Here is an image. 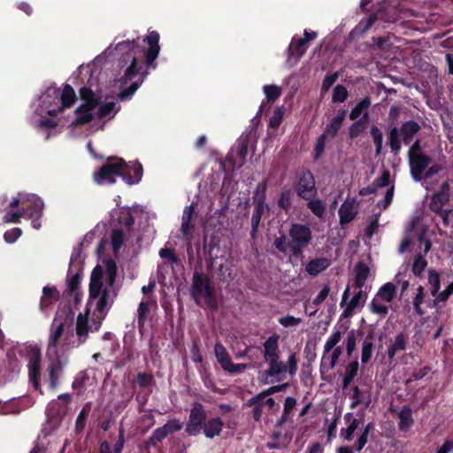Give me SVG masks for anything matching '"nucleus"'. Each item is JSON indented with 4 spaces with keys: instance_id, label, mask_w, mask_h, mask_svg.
<instances>
[{
    "instance_id": "nucleus-49",
    "label": "nucleus",
    "mask_w": 453,
    "mask_h": 453,
    "mask_svg": "<svg viewBox=\"0 0 453 453\" xmlns=\"http://www.w3.org/2000/svg\"><path fill=\"white\" fill-rule=\"evenodd\" d=\"M427 266V261L421 253L416 254L411 265V272L415 276H421Z\"/></svg>"
},
{
    "instance_id": "nucleus-8",
    "label": "nucleus",
    "mask_w": 453,
    "mask_h": 453,
    "mask_svg": "<svg viewBox=\"0 0 453 453\" xmlns=\"http://www.w3.org/2000/svg\"><path fill=\"white\" fill-rule=\"evenodd\" d=\"M268 364V369L265 372L266 379H273L280 380L283 379L284 373L288 372L291 376H294L297 371L298 360L296 353H291L288 358V363L284 364L280 358L272 359L266 361Z\"/></svg>"
},
{
    "instance_id": "nucleus-6",
    "label": "nucleus",
    "mask_w": 453,
    "mask_h": 453,
    "mask_svg": "<svg viewBox=\"0 0 453 453\" xmlns=\"http://www.w3.org/2000/svg\"><path fill=\"white\" fill-rule=\"evenodd\" d=\"M288 235V249L293 257L296 258L303 257L305 248L311 243L312 233L307 225L294 223L291 225Z\"/></svg>"
},
{
    "instance_id": "nucleus-10",
    "label": "nucleus",
    "mask_w": 453,
    "mask_h": 453,
    "mask_svg": "<svg viewBox=\"0 0 453 453\" xmlns=\"http://www.w3.org/2000/svg\"><path fill=\"white\" fill-rule=\"evenodd\" d=\"M119 157H109L107 162L94 173L93 179L96 183L100 185L114 184L116 178L119 177Z\"/></svg>"
},
{
    "instance_id": "nucleus-51",
    "label": "nucleus",
    "mask_w": 453,
    "mask_h": 453,
    "mask_svg": "<svg viewBox=\"0 0 453 453\" xmlns=\"http://www.w3.org/2000/svg\"><path fill=\"white\" fill-rule=\"evenodd\" d=\"M88 329H89V326L88 324L87 317L83 316L81 313H80L78 315L77 321H76V334L81 342H85V339L81 340V337H83V336L87 337Z\"/></svg>"
},
{
    "instance_id": "nucleus-46",
    "label": "nucleus",
    "mask_w": 453,
    "mask_h": 453,
    "mask_svg": "<svg viewBox=\"0 0 453 453\" xmlns=\"http://www.w3.org/2000/svg\"><path fill=\"white\" fill-rule=\"evenodd\" d=\"M374 14H381V17L379 18V22L381 23H395L398 19L396 10L394 7L381 9Z\"/></svg>"
},
{
    "instance_id": "nucleus-22",
    "label": "nucleus",
    "mask_w": 453,
    "mask_h": 453,
    "mask_svg": "<svg viewBox=\"0 0 453 453\" xmlns=\"http://www.w3.org/2000/svg\"><path fill=\"white\" fill-rule=\"evenodd\" d=\"M340 224L342 226L348 225L357 216V210L355 207L354 201L346 200L341 205L339 211Z\"/></svg>"
},
{
    "instance_id": "nucleus-61",
    "label": "nucleus",
    "mask_w": 453,
    "mask_h": 453,
    "mask_svg": "<svg viewBox=\"0 0 453 453\" xmlns=\"http://www.w3.org/2000/svg\"><path fill=\"white\" fill-rule=\"evenodd\" d=\"M119 223L128 229L134 225V218L129 209L122 210L121 214L119 217Z\"/></svg>"
},
{
    "instance_id": "nucleus-21",
    "label": "nucleus",
    "mask_w": 453,
    "mask_h": 453,
    "mask_svg": "<svg viewBox=\"0 0 453 453\" xmlns=\"http://www.w3.org/2000/svg\"><path fill=\"white\" fill-rule=\"evenodd\" d=\"M60 299V292L54 286H45L42 288V296L40 300V310L43 312L54 303Z\"/></svg>"
},
{
    "instance_id": "nucleus-43",
    "label": "nucleus",
    "mask_w": 453,
    "mask_h": 453,
    "mask_svg": "<svg viewBox=\"0 0 453 453\" xmlns=\"http://www.w3.org/2000/svg\"><path fill=\"white\" fill-rule=\"evenodd\" d=\"M62 108L71 107L76 100L74 89L71 85L65 84L61 93Z\"/></svg>"
},
{
    "instance_id": "nucleus-50",
    "label": "nucleus",
    "mask_w": 453,
    "mask_h": 453,
    "mask_svg": "<svg viewBox=\"0 0 453 453\" xmlns=\"http://www.w3.org/2000/svg\"><path fill=\"white\" fill-rule=\"evenodd\" d=\"M91 411V405L90 403H87L80 411L76 422H75V429L78 433L81 432L86 426L87 418L89 415V412Z\"/></svg>"
},
{
    "instance_id": "nucleus-54",
    "label": "nucleus",
    "mask_w": 453,
    "mask_h": 453,
    "mask_svg": "<svg viewBox=\"0 0 453 453\" xmlns=\"http://www.w3.org/2000/svg\"><path fill=\"white\" fill-rule=\"evenodd\" d=\"M424 298H425L424 287L418 286L417 288V294L413 299L412 303H413V308H414L415 313H417L419 316H422L425 313V311L421 307V304L424 302Z\"/></svg>"
},
{
    "instance_id": "nucleus-2",
    "label": "nucleus",
    "mask_w": 453,
    "mask_h": 453,
    "mask_svg": "<svg viewBox=\"0 0 453 453\" xmlns=\"http://www.w3.org/2000/svg\"><path fill=\"white\" fill-rule=\"evenodd\" d=\"M159 38V34L157 31H150L148 35L142 40L143 43L147 42L148 48L141 46V38L137 37L136 40H127L117 43L115 50L122 54L120 58V62L122 63L127 64V60L126 59L129 58L128 55H142L147 69L151 67L155 69L156 64L154 62L160 51Z\"/></svg>"
},
{
    "instance_id": "nucleus-35",
    "label": "nucleus",
    "mask_w": 453,
    "mask_h": 453,
    "mask_svg": "<svg viewBox=\"0 0 453 453\" xmlns=\"http://www.w3.org/2000/svg\"><path fill=\"white\" fill-rule=\"evenodd\" d=\"M396 294V287L392 282H387L383 284L378 290L375 297L386 302L391 303Z\"/></svg>"
},
{
    "instance_id": "nucleus-30",
    "label": "nucleus",
    "mask_w": 453,
    "mask_h": 453,
    "mask_svg": "<svg viewBox=\"0 0 453 453\" xmlns=\"http://www.w3.org/2000/svg\"><path fill=\"white\" fill-rule=\"evenodd\" d=\"M330 266V261L326 257L311 259L305 267L306 272L311 276H317Z\"/></svg>"
},
{
    "instance_id": "nucleus-12",
    "label": "nucleus",
    "mask_w": 453,
    "mask_h": 453,
    "mask_svg": "<svg viewBox=\"0 0 453 453\" xmlns=\"http://www.w3.org/2000/svg\"><path fill=\"white\" fill-rule=\"evenodd\" d=\"M119 177H121L122 180L127 185L137 184L142 177V165L139 162L135 163H127L123 158L119 157Z\"/></svg>"
},
{
    "instance_id": "nucleus-57",
    "label": "nucleus",
    "mask_w": 453,
    "mask_h": 453,
    "mask_svg": "<svg viewBox=\"0 0 453 453\" xmlns=\"http://www.w3.org/2000/svg\"><path fill=\"white\" fill-rule=\"evenodd\" d=\"M372 428V423H368L364 427L362 434H360V436L358 437L357 441L355 443V449L357 451H361L364 449V447L367 443L369 434Z\"/></svg>"
},
{
    "instance_id": "nucleus-11",
    "label": "nucleus",
    "mask_w": 453,
    "mask_h": 453,
    "mask_svg": "<svg viewBox=\"0 0 453 453\" xmlns=\"http://www.w3.org/2000/svg\"><path fill=\"white\" fill-rule=\"evenodd\" d=\"M206 419L207 415L203 406L198 403H195L190 410L185 432L189 436L198 435L202 432Z\"/></svg>"
},
{
    "instance_id": "nucleus-7",
    "label": "nucleus",
    "mask_w": 453,
    "mask_h": 453,
    "mask_svg": "<svg viewBox=\"0 0 453 453\" xmlns=\"http://www.w3.org/2000/svg\"><path fill=\"white\" fill-rule=\"evenodd\" d=\"M293 190L303 200L316 197L318 190L314 175L311 170L301 169L296 173Z\"/></svg>"
},
{
    "instance_id": "nucleus-36",
    "label": "nucleus",
    "mask_w": 453,
    "mask_h": 453,
    "mask_svg": "<svg viewBox=\"0 0 453 453\" xmlns=\"http://www.w3.org/2000/svg\"><path fill=\"white\" fill-rule=\"evenodd\" d=\"M398 418L400 420L398 424L399 430L402 432H407L414 422L411 409L408 406H403L398 413Z\"/></svg>"
},
{
    "instance_id": "nucleus-31",
    "label": "nucleus",
    "mask_w": 453,
    "mask_h": 453,
    "mask_svg": "<svg viewBox=\"0 0 453 453\" xmlns=\"http://www.w3.org/2000/svg\"><path fill=\"white\" fill-rule=\"evenodd\" d=\"M371 106V98L369 96H365L363 98L357 105L351 109L349 118L351 120H356L361 118L362 116H366V119H369V108Z\"/></svg>"
},
{
    "instance_id": "nucleus-16",
    "label": "nucleus",
    "mask_w": 453,
    "mask_h": 453,
    "mask_svg": "<svg viewBox=\"0 0 453 453\" xmlns=\"http://www.w3.org/2000/svg\"><path fill=\"white\" fill-rule=\"evenodd\" d=\"M129 56V58L127 59V63H129L128 66L126 68L123 76L119 79L121 83H127V81H132L134 77L140 74V80L142 79V71L143 65H146L144 62V57L142 55H133Z\"/></svg>"
},
{
    "instance_id": "nucleus-33",
    "label": "nucleus",
    "mask_w": 453,
    "mask_h": 453,
    "mask_svg": "<svg viewBox=\"0 0 453 453\" xmlns=\"http://www.w3.org/2000/svg\"><path fill=\"white\" fill-rule=\"evenodd\" d=\"M134 383L140 389L147 390L149 393L156 385L154 375L151 372H140L137 373Z\"/></svg>"
},
{
    "instance_id": "nucleus-59",
    "label": "nucleus",
    "mask_w": 453,
    "mask_h": 453,
    "mask_svg": "<svg viewBox=\"0 0 453 453\" xmlns=\"http://www.w3.org/2000/svg\"><path fill=\"white\" fill-rule=\"evenodd\" d=\"M124 233L121 229H114L111 233V246L114 253H117L123 245Z\"/></svg>"
},
{
    "instance_id": "nucleus-60",
    "label": "nucleus",
    "mask_w": 453,
    "mask_h": 453,
    "mask_svg": "<svg viewBox=\"0 0 453 453\" xmlns=\"http://www.w3.org/2000/svg\"><path fill=\"white\" fill-rule=\"evenodd\" d=\"M349 96L347 88L343 85H336L333 91V102L343 103Z\"/></svg>"
},
{
    "instance_id": "nucleus-28",
    "label": "nucleus",
    "mask_w": 453,
    "mask_h": 453,
    "mask_svg": "<svg viewBox=\"0 0 453 453\" xmlns=\"http://www.w3.org/2000/svg\"><path fill=\"white\" fill-rule=\"evenodd\" d=\"M407 348V335L401 332L396 334L394 342L388 346V357L390 362L394 359L395 354L398 351H404Z\"/></svg>"
},
{
    "instance_id": "nucleus-56",
    "label": "nucleus",
    "mask_w": 453,
    "mask_h": 453,
    "mask_svg": "<svg viewBox=\"0 0 453 453\" xmlns=\"http://www.w3.org/2000/svg\"><path fill=\"white\" fill-rule=\"evenodd\" d=\"M263 91L269 102L276 101L282 93L281 88L276 85H265L263 87Z\"/></svg>"
},
{
    "instance_id": "nucleus-39",
    "label": "nucleus",
    "mask_w": 453,
    "mask_h": 453,
    "mask_svg": "<svg viewBox=\"0 0 453 453\" xmlns=\"http://www.w3.org/2000/svg\"><path fill=\"white\" fill-rule=\"evenodd\" d=\"M148 74L149 72L148 69L146 68V70H144V72L142 73V79L138 81L133 82L129 87L120 91L118 95V98L120 101H124L130 98L134 94V92L139 88L142 83L144 81Z\"/></svg>"
},
{
    "instance_id": "nucleus-41",
    "label": "nucleus",
    "mask_w": 453,
    "mask_h": 453,
    "mask_svg": "<svg viewBox=\"0 0 453 453\" xmlns=\"http://www.w3.org/2000/svg\"><path fill=\"white\" fill-rule=\"evenodd\" d=\"M265 398H249L245 405L252 407L251 414L255 421H260Z\"/></svg>"
},
{
    "instance_id": "nucleus-23",
    "label": "nucleus",
    "mask_w": 453,
    "mask_h": 453,
    "mask_svg": "<svg viewBox=\"0 0 453 453\" xmlns=\"http://www.w3.org/2000/svg\"><path fill=\"white\" fill-rule=\"evenodd\" d=\"M279 339L280 336L273 334L264 342V357L265 361L280 358Z\"/></svg>"
},
{
    "instance_id": "nucleus-29",
    "label": "nucleus",
    "mask_w": 453,
    "mask_h": 453,
    "mask_svg": "<svg viewBox=\"0 0 453 453\" xmlns=\"http://www.w3.org/2000/svg\"><path fill=\"white\" fill-rule=\"evenodd\" d=\"M265 210L267 211L270 210L268 205H260L254 204V210L251 217V230H250V237L255 240L257 238V234L258 232V227L260 226L262 216L265 212Z\"/></svg>"
},
{
    "instance_id": "nucleus-44",
    "label": "nucleus",
    "mask_w": 453,
    "mask_h": 453,
    "mask_svg": "<svg viewBox=\"0 0 453 453\" xmlns=\"http://www.w3.org/2000/svg\"><path fill=\"white\" fill-rule=\"evenodd\" d=\"M168 436L167 432L164 426L157 427L154 430L151 436L145 441V447H157L159 442L164 441Z\"/></svg>"
},
{
    "instance_id": "nucleus-15",
    "label": "nucleus",
    "mask_w": 453,
    "mask_h": 453,
    "mask_svg": "<svg viewBox=\"0 0 453 453\" xmlns=\"http://www.w3.org/2000/svg\"><path fill=\"white\" fill-rule=\"evenodd\" d=\"M431 163L432 157L426 154H418L411 157L409 165L412 179L417 182L421 181Z\"/></svg>"
},
{
    "instance_id": "nucleus-63",
    "label": "nucleus",
    "mask_w": 453,
    "mask_h": 453,
    "mask_svg": "<svg viewBox=\"0 0 453 453\" xmlns=\"http://www.w3.org/2000/svg\"><path fill=\"white\" fill-rule=\"evenodd\" d=\"M326 139H327V137H326V134H320L318 137L316 143H315V147H314L313 157L315 160L319 159L321 157V155L324 153Z\"/></svg>"
},
{
    "instance_id": "nucleus-53",
    "label": "nucleus",
    "mask_w": 453,
    "mask_h": 453,
    "mask_svg": "<svg viewBox=\"0 0 453 453\" xmlns=\"http://www.w3.org/2000/svg\"><path fill=\"white\" fill-rule=\"evenodd\" d=\"M92 110H85V109H82L80 111H75L77 117L72 122V125L74 127H77V126L88 124L89 122H91L94 119L92 113L90 112Z\"/></svg>"
},
{
    "instance_id": "nucleus-38",
    "label": "nucleus",
    "mask_w": 453,
    "mask_h": 453,
    "mask_svg": "<svg viewBox=\"0 0 453 453\" xmlns=\"http://www.w3.org/2000/svg\"><path fill=\"white\" fill-rule=\"evenodd\" d=\"M449 202V197L438 194L434 193L431 196L430 202L428 203V208L432 212H441V209H444L443 207Z\"/></svg>"
},
{
    "instance_id": "nucleus-18",
    "label": "nucleus",
    "mask_w": 453,
    "mask_h": 453,
    "mask_svg": "<svg viewBox=\"0 0 453 453\" xmlns=\"http://www.w3.org/2000/svg\"><path fill=\"white\" fill-rule=\"evenodd\" d=\"M296 398H285L283 413L275 424V430L272 434L273 439L278 441L281 438V432L279 430V428H280L283 426V424L289 421V414L296 407Z\"/></svg>"
},
{
    "instance_id": "nucleus-34",
    "label": "nucleus",
    "mask_w": 453,
    "mask_h": 453,
    "mask_svg": "<svg viewBox=\"0 0 453 453\" xmlns=\"http://www.w3.org/2000/svg\"><path fill=\"white\" fill-rule=\"evenodd\" d=\"M294 195L295 192L292 188H285L280 192L279 196L277 205L286 213H288L292 209V200Z\"/></svg>"
},
{
    "instance_id": "nucleus-52",
    "label": "nucleus",
    "mask_w": 453,
    "mask_h": 453,
    "mask_svg": "<svg viewBox=\"0 0 453 453\" xmlns=\"http://www.w3.org/2000/svg\"><path fill=\"white\" fill-rule=\"evenodd\" d=\"M428 282L431 285V295L435 296L441 288L440 274L434 269L428 271Z\"/></svg>"
},
{
    "instance_id": "nucleus-3",
    "label": "nucleus",
    "mask_w": 453,
    "mask_h": 453,
    "mask_svg": "<svg viewBox=\"0 0 453 453\" xmlns=\"http://www.w3.org/2000/svg\"><path fill=\"white\" fill-rule=\"evenodd\" d=\"M190 296L197 305H200L201 300L203 299L205 305L211 311H216L219 309L216 290L211 279L207 274L198 272L196 269L193 273Z\"/></svg>"
},
{
    "instance_id": "nucleus-24",
    "label": "nucleus",
    "mask_w": 453,
    "mask_h": 453,
    "mask_svg": "<svg viewBox=\"0 0 453 453\" xmlns=\"http://www.w3.org/2000/svg\"><path fill=\"white\" fill-rule=\"evenodd\" d=\"M80 96H81V100L84 101V104L80 105L76 109V111H80L82 109L94 110L97 106L98 100L96 97L94 91L90 88L82 87L80 89Z\"/></svg>"
},
{
    "instance_id": "nucleus-17",
    "label": "nucleus",
    "mask_w": 453,
    "mask_h": 453,
    "mask_svg": "<svg viewBox=\"0 0 453 453\" xmlns=\"http://www.w3.org/2000/svg\"><path fill=\"white\" fill-rule=\"evenodd\" d=\"M27 203L24 205L21 210L24 212L26 218L42 217V211L44 208L43 201L40 196L35 194L27 196L23 203Z\"/></svg>"
},
{
    "instance_id": "nucleus-14",
    "label": "nucleus",
    "mask_w": 453,
    "mask_h": 453,
    "mask_svg": "<svg viewBox=\"0 0 453 453\" xmlns=\"http://www.w3.org/2000/svg\"><path fill=\"white\" fill-rule=\"evenodd\" d=\"M303 38H292V41L288 49V58L294 57L296 60H299L306 52V44L309 42L316 39L318 34L313 31L309 32L308 30L305 29L303 32Z\"/></svg>"
},
{
    "instance_id": "nucleus-37",
    "label": "nucleus",
    "mask_w": 453,
    "mask_h": 453,
    "mask_svg": "<svg viewBox=\"0 0 453 453\" xmlns=\"http://www.w3.org/2000/svg\"><path fill=\"white\" fill-rule=\"evenodd\" d=\"M368 119L362 116L358 119L353 120L354 123L349 127V137L353 140L358 137L367 127Z\"/></svg>"
},
{
    "instance_id": "nucleus-5",
    "label": "nucleus",
    "mask_w": 453,
    "mask_h": 453,
    "mask_svg": "<svg viewBox=\"0 0 453 453\" xmlns=\"http://www.w3.org/2000/svg\"><path fill=\"white\" fill-rule=\"evenodd\" d=\"M420 130V125L414 119L403 122L400 127H391L388 134L391 153L397 156L402 150V143L410 144Z\"/></svg>"
},
{
    "instance_id": "nucleus-58",
    "label": "nucleus",
    "mask_w": 453,
    "mask_h": 453,
    "mask_svg": "<svg viewBox=\"0 0 453 453\" xmlns=\"http://www.w3.org/2000/svg\"><path fill=\"white\" fill-rule=\"evenodd\" d=\"M380 299L374 296L372 302L369 304V310L373 314H379L385 316L388 312V307L383 303H381Z\"/></svg>"
},
{
    "instance_id": "nucleus-19",
    "label": "nucleus",
    "mask_w": 453,
    "mask_h": 453,
    "mask_svg": "<svg viewBox=\"0 0 453 453\" xmlns=\"http://www.w3.org/2000/svg\"><path fill=\"white\" fill-rule=\"evenodd\" d=\"M347 111L340 109L337 114L331 119V121L326 126L325 131L322 134H326V137L334 139L336 137L339 130L341 129L344 119H346Z\"/></svg>"
},
{
    "instance_id": "nucleus-25",
    "label": "nucleus",
    "mask_w": 453,
    "mask_h": 453,
    "mask_svg": "<svg viewBox=\"0 0 453 453\" xmlns=\"http://www.w3.org/2000/svg\"><path fill=\"white\" fill-rule=\"evenodd\" d=\"M105 282L106 287L109 288L111 293L112 294V298L116 297L118 293L114 288V284L117 277V265L116 262L112 259H108L105 264Z\"/></svg>"
},
{
    "instance_id": "nucleus-27",
    "label": "nucleus",
    "mask_w": 453,
    "mask_h": 453,
    "mask_svg": "<svg viewBox=\"0 0 453 453\" xmlns=\"http://www.w3.org/2000/svg\"><path fill=\"white\" fill-rule=\"evenodd\" d=\"M224 426V423L219 418H212L210 419H206L205 425L202 429L204 436L209 439H213L216 436H219L222 432Z\"/></svg>"
},
{
    "instance_id": "nucleus-62",
    "label": "nucleus",
    "mask_w": 453,
    "mask_h": 453,
    "mask_svg": "<svg viewBox=\"0 0 453 453\" xmlns=\"http://www.w3.org/2000/svg\"><path fill=\"white\" fill-rule=\"evenodd\" d=\"M15 399L16 398H10L4 403L0 399V405H2L4 413L19 414L20 412V409L16 406Z\"/></svg>"
},
{
    "instance_id": "nucleus-32",
    "label": "nucleus",
    "mask_w": 453,
    "mask_h": 453,
    "mask_svg": "<svg viewBox=\"0 0 453 453\" xmlns=\"http://www.w3.org/2000/svg\"><path fill=\"white\" fill-rule=\"evenodd\" d=\"M356 273L354 279V287L361 289L370 274V268L362 261H359L356 265Z\"/></svg>"
},
{
    "instance_id": "nucleus-26",
    "label": "nucleus",
    "mask_w": 453,
    "mask_h": 453,
    "mask_svg": "<svg viewBox=\"0 0 453 453\" xmlns=\"http://www.w3.org/2000/svg\"><path fill=\"white\" fill-rule=\"evenodd\" d=\"M374 336L375 331L371 327L362 342L361 362L363 364H367L372 358Z\"/></svg>"
},
{
    "instance_id": "nucleus-64",
    "label": "nucleus",
    "mask_w": 453,
    "mask_h": 453,
    "mask_svg": "<svg viewBox=\"0 0 453 453\" xmlns=\"http://www.w3.org/2000/svg\"><path fill=\"white\" fill-rule=\"evenodd\" d=\"M372 184L378 190L379 188H384L390 184V172L387 169L383 170L381 175L376 178Z\"/></svg>"
},
{
    "instance_id": "nucleus-42",
    "label": "nucleus",
    "mask_w": 453,
    "mask_h": 453,
    "mask_svg": "<svg viewBox=\"0 0 453 453\" xmlns=\"http://www.w3.org/2000/svg\"><path fill=\"white\" fill-rule=\"evenodd\" d=\"M81 273L78 272V273L71 275V272L69 270L68 273H67V279H66L67 288L64 292V295L72 296L75 293L76 290H79V287L81 284Z\"/></svg>"
},
{
    "instance_id": "nucleus-47",
    "label": "nucleus",
    "mask_w": 453,
    "mask_h": 453,
    "mask_svg": "<svg viewBox=\"0 0 453 453\" xmlns=\"http://www.w3.org/2000/svg\"><path fill=\"white\" fill-rule=\"evenodd\" d=\"M363 333L359 330H351L348 333L345 342L346 351L349 357H351L357 345L358 336H362Z\"/></svg>"
},
{
    "instance_id": "nucleus-20",
    "label": "nucleus",
    "mask_w": 453,
    "mask_h": 453,
    "mask_svg": "<svg viewBox=\"0 0 453 453\" xmlns=\"http://www.w3.org/2000/svg\"><path fill=\"white\" fill-rule=\"evenodd\" d=\"M380 14H370L367 18L362 19L351 30L350 37L359 38L363 36L373 25L379 22Z\"/></svg>"
},
{
    "instance_id": "nucleus-1",
    "label": "nucleus",
    "mask_w": 453,
    "mask_h": 453,
    "mask_svg": "<svg viewBox=\"0 0 453 453\" xmlns=\"http://www.w3.org/2000/svg\"><path fill=\"white\" fill-rule=\"evenodd\" d=\"M73 315L70 308L58 311L50 328L46 349L47 375L44 376L43 382L50 390L57 388L64 368L69 362L66 346L63 344L59 347V342L64 335L65 326L73 320Z\"/></svg>"
},
{
    "instance_id": "nucleus-13",
    "label": "nucleus",
    "mask_w": 453,
    "mask_h": 453,
    "mask_svg": "<svg viewBox=\"0 0 453 453\" xmlns=\"http://www.w3.org/2000/svg\"><path fill=\"white\" fill-rule=\"evenodd\" d=\"M214 352L217 361L222 369L230 373H237L246 368L244 364H234L225 346L217 342L214 346Z\"/></svg>"
},
{
    "instance_id": "nucleus-48",
    "label": "nucleus",
    "mask_w": 453,
    "mask_h": 453,
    "mask_svg": "<svg viewBox=\"0 0 453 453\" xmlns=\"http://www.w3.org/2000/svg\"><path fill=\"white\" fill-rule=\"evenodd\" d=\"M307 207L311 211V212L317 216L318 218H322L326 211V205L320 199L317 198H310L306 200Z\"/></svg>"
},
{
    "instance_id": "nucleus-45",
    "label": "nucleus",
    "mask_w": 453,
    "mask_h": 453,
    "mask_svg": "<svg viewBox=\"0 0 453 453\" xmlns=\"http://www.w3.org/2000/svg\"><path fill=\"white\" fill-rule=\"evenodd\" d=\"M371 136L375 146V155L380 156L382 153L383 148V134L381 130L375 125L371 127Z\"/></svg>"
},
{
    "instance_id": "nucleus-40",
    "label": "nucleus",
    "mask_w": 453,
    "mask_h": 453,
    "mask_svg": "<svg viewBox=\"0 0 453 453\" xmlns=\"http://www.w3.org/2000/svg\"><path fill=\"white\" fill-rule=\"evenodd\" d=\"M359 364L357 360H353L346 366L345 374L342 380V388H347L357 375Z\"/></svg>"
},
{
    "instance_id": "nucleus-55",
    "label": "nucleus",
    "mask_w": 453,
    "mask_h": 453,
    "mask_svg": "<svg viewBox=\"0 0 453 453\" xmlns=\"http://www.w3.org/2000/svg\"><path fill=\"white\" fill-rule=\"evenodd\" d=\"M89 380V377L87 375L85 372H81L75 377L73 382V388L77 395H81L84 393V388L86 382Z\"/></svg>"
},
{
    "instance_id": "nucleus-4",
    "label": "nucleus",
    "mask_w": 453,
    "mask_h": 453,
    "mask_svg": "<svg viewBox=\"0 0 453 453\" xmlns=\"http://www.w3.org/2000/svg\"><path fill=\"white\" fill-rule=\"evenodd\" d=\"M104 272L100 265H96L90 276L89 282V296L88 301L87 303V312H88L89 309L88 306L93 300L97 299L96 304V311H97L100 315H105L108 312V305L109 301L111 299L113 301L111 290L109 288H104L103 284Z\"/></svg>"
},
{
    "instance_id": "nucleus-9",
    "label": "nucleus",
    "mask_w": 453,
    "mask_h": 453,
    "mask_svg": "<svg viewBox=\"0 0 453 453\" xmlns=\"http://www.w3.org/2000/svg\"><path fill=\"white\" fill-rule=\"evenodd\" d=\"M27 368L29 381L40 394H43L41 387L42 353L37 346H30L27 353Z\"/></svg>"
}]
</instances>
